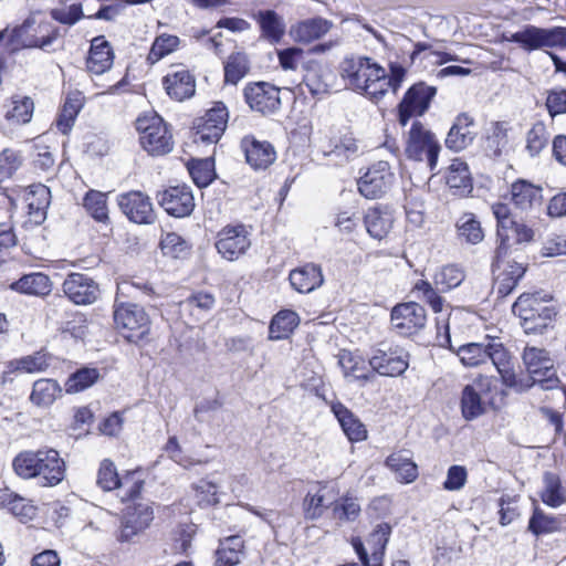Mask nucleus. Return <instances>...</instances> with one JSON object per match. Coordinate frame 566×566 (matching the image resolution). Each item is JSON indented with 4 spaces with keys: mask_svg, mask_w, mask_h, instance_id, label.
Returning a JSON list of instances; mask_svg holds the SVG:
<instances>
[{
    "mask_svg": "<svg viewBox=\"0 0 566 566\" xmlns=\"http://www.w3.org/2000/svg\"><path fill=\"white\" fill-rule=\"evenodd\" d=\"M339 75L346 87L370 101H379L386 94L385 69L368 56H346L339 64Z\"/></svg>",
    "mask_w": 566,
    "mask_h": 566,
    "instance_id": "1",
    "label": "nucleus"
},
{
    "mask_svg": "<svg viewBox=\"0 0 566 566\" xmlns=\"http://www.w3.org/2000/svg\"><path fill=\"white\" fill-rule=\"evenodd\" d=\"M458 356L467 367H478L491 361L505 386L523 389L517 380L512 356L503 344L495 342L465 344L458 349Z\"/></svg>",
    "mask_w": 566,
    "mask_h": 566,
    "instance_id": "2",
    "label": "nucleus"
},
{
    "mask_svg": "<svg viewBox=\"0 0 566 566\" xmlns=\"http://www.w3.org/2000/svg\"><path fill=\"white\" fill-rule=\"evenodd\" d=\"M8 39V48L15 51L20 48H38L48 50L57 38V29L49 21H36L28 18L21 25L0 32V42Z\"/></svg>",
    "mask_w": 566,
    "mask_h": 566,
    "instance_id": "3",
    "label": "nucleus"
},
{
    "mask_svg": "<svg viewBox=\"0 0 566 566\" xmlns=\"http://www.w3.org/2000/svg\"><path fill=\"white\" fill-rule=\"evenodd\" d=\"M139 143L151 156H163L174 149V138L167 123L157 114L148 113L136 119Z\"/></svg>",
    "mask_w": 566,
    "mask_h": 566,
    "instance_id": "4",
    "label": "nucleus"
},
{
    "mask_svg": "<svg viewBox=\"0 0 566 566\" xmlns=\"http://www.w3.org/2000/svg\"><path fill=\"white\" fill-rule=\"evenodd\" d=\"M114 324L118 333L128 342H144L151 327V321L144 307L135 303H116L114 307Z\"/></svg>",
    "mask_w": 566,
    "mask_h": 566,
    "instance_id": "5",
    "label": "nucleus"
},
{
    "mask_svg": "<svg viewBox=\"0 0 566 566\" xmlns=\"http://www.w3.org/2000/svg\"><path fill=\"white\" fill-rule=\"evenodd\" d=\"M505 40L521 45L526 51L566 48V28L549 29L527 25L518 32L505 35Z\"/></svg>",
    "mask_w": 566,
    "mask_h": 566,
    "instance_id": "6",
    "label": "nucleus"
},
{
    "mask_svg": "<svg viewBox=\"0 0 566 566\" xmlns=\"http://www.w3.org/2000/svg\"><path fill=\"white\" fill-rule=\"evenodd\" d=\"M526 334L542 333L552 323L555 312L536 296L522 294L512 306Z\"/></svg>",
    "mask_w": 566,
    "mask_h": 566,
    "instance_id": "7",
    "label": "nucleus"
},
{
    "mask_svg": "<svg viewBox=\"0 0 566 566\" xmlns=\"http://www.w3.org/2000/svg\"><path fill=\"white\" fill-rule=\"evenodd\" d=\"M522 358L530 374V378L532 379L531 384H524L517 378L523 386V390L535 384H538L542 389L546 390L557 386L558 379L555 377V371L553 370V360L545 349L527 346L523 352ZM517 390L522 391V389Z\"/></svg>",
    "mask_w": 566,
    "mask_h": 566,
    "instance_id": "8",
    "label": "nucleus"
},
{
    "mask_svg": "<svg viewBox=\"0 0 566 566\" xmlns=\"http://www.w3.org/2000/svg\"><path fill=\"white\" fill-rule=\"evenodd\" d=\"M440 145L434 135L424 129L420 122H415L410 128L406 155L408 158L422 161L427 160L430 170L437 166Z\"/></svg>",
    "mask_w": 566,
    "mask_h": 566,
    "instance_id": "9",
    "label": "nucleus"
},
{
    "mask_svg": "<svg viewBox=\"0 0 566 566\" xmlns=\"http://www.w3.org/2000/svg\"><path fill=\"white\" fill-rule=\"evenodd\" d=\"M396 177L388 161L373 164L358 179V190L367 199L384 197L394 186Z\"/></svg>",
    "mask_w": 566,
    "mask_h": 566,
    "instance_id": "10",
    "label": "nucleus"
},
{
    "mask_svg": "<svg viewBox=\"0 0 566 566\" xmlns=\"http://www.w3.org/2000/svg\"><path fill=\"white\" fill-rule=\"evenodd\" d=\"M391 534L388 523H379L367 537L370 557L359 537L353 538L352 544L364 566H382L385 551Z\"/></svg>",
    "mask_w": 566,
    "mask_h": 566,
    "instance_id": "11",
    "label": "nucleus"
},
{
    "mask_svg": "<svg viewBox=\"0 0 566 566\" xmlns=\"http://www.w3.org/2000/svg\"><path fill=\"white\" fill-rule=\"evenodd\" d=\"M491 388V380L486 377L475 379L467 385L461 395V412L465 420H473L486 412L489 400L488 394Z\"/></svg>",
    "mask_w": 566,
    "mask_h": 566,
    "instance_id": "12",
    "label": "nucleus"
},
{
    "mask_svg": "<svg viewBox=\"0 0 566 566\" xmlns=\"http://www.w3.org/2000/svg\"><path fill=\"white\" fill-rule=\"evenodd\" d=\"M154 520L153 504L149 502H134L127 505L122 523L119 539L130 541L149 527Z\"/></svg>",
    "mask_w": 566,
    "mask_h": 566,
    "instance_id": "13",
    "label": "nucleus"
},
{
    "mask_svg": "<svg viewBox=\"0 0 566 566\" xmlns=\"http://www.w3.org/2000/svg\"><path fill=\"white\" fill-rule=\"evenodd\" d=\"M228 117L229 114L224 104L220 102L216 103V105L198 120L195 142L208 144L217 143L227 127Z\"/></svg>",
    "mask_w": 566,
    "mask_h": 566,
    "instance_id": "14",
    "label": "nucleus"
},
{
    "mask_svg": "<svg viewBox=\"0 0 566 566\" xmlns=\"http://www.w3.org/2000/svg\"><path fill=\"white\" fill-rule=\"evenodd\" d=\"M434 95L436 88L424 83H418L411 86L399 104L400 124L405 126L412 116L422 115L428 109Z\"/></svg>",
    "mask_w": 566,
    "mask_h": 566,
    "instance_id": "15",
    "label": "nucleus"
},
{
    "mask_svg": "<svg viewBox=\"0 0 566 566\" xmlns=\"http://www.w3.org/2000/svg\"><path fill=\"white\" fill-rule=\"evenodd\" d=\"M427 315L424 308L408 302L396 305L391 311L392 327L401 335H412L424 327Z\"/></svg>",
    "mask_w": 566,
    "mask_h": 566,
    "instance_id": "16",
    "label": "nucleus"
},
{
    "mask_svg": "<svg viewBox=\"0 0 566 566\" xmlns=\"http://www.w3.org/2000/svg\"><path fill=\"white\" fill-rule=\"evenodd\" d=\"M117 202L122 212L135 223L150 224L156 219L149 197L140 191L122 193Z\"/></svg>",
    "mask_w": 566,
    "mask_h": 566,
    "instance_id": "17",
    "label": "nucleus"
},
{
    "mask_svg": "<svg viewBox=\"0 0 566 566\" xmlns=\"http://www.w3.org/2000/svg\"><path fill=\"white\" fill-rule=\"evenodd\" d=\"M251 245L249 233L244 226L223 228L216 242L218 252L226 260L233 261L243 255Z\"/></svg>",
    "mask_w": 566,
    "mask_h": 566,
    "instance_id": "18",
    "label": "nucleus"
},
{
    "mask_svg": "<svg viewBox=\"0 0 566 566\" xmlns=\"http://www.w3.org/2000/svg\"><path fill=\"white\" fill-rule=\"evenodd\" d=\"M250 108L261 114H273L281 107L280 90L269 83L250 84L244 90Z\"/></svg>",
    "mask_w": 566,
    "mask_h": 566,
    "instance_id": "19",
    "label": "nucleus"
},
{
    "mask_svg": "<svg viewBox=\"0 0 566 566\" xmlns=\"http://www.w3.org/2000/svg\"><path fill=\"white\" fill-rule=\"evenodd\" d=\"M36 478L42 486H55L65 478V462L60 453L52 448L39 449Z\"/></svg>",
    "mask_w": 566,
    "mask_h": 566,
    "instance_id": "20",
    "label": "nucleus"
},
{
    "mask_svg": "<svg viewBox=\"0 0 566 566\" xmlns=\"http://www.w3.org/2000/svg\"><path fill=\"white\" fill-rule=\"evenodd\" d=\"M63 292L76 305L93 304L99 296L98 284L82 273H71L63 282Z\"/></svg>",
    "mask_w": 566,
    "mask_h": 566,
    "instance_id": "21",
    "label": "nucleus"
},
{
    "mask_svg": "<svg viewBox=\"0 0 566 566\" xmlns=\"http://www.w3.org/2000/svg\"><path fill=\"white\" fill-rule=\"evenodd\" d=\"M499 245L496 247V266L500 269L502 258H505L513 245L530 243L534 240L535 232L525 223L512 221L496 232Z\"/></svg>",
    "mask_w": 566,
    "mask_h": 566,
    "instance_id": "22",
    "label": "nucleus"
},
{
    "mask_svg": "<svg viewBox=\"0 0 566 566\" xmlns=\"http://www.w3.org/2000/svg\"><path fill=\"white\" fill-rule=\"evenodd\" d=\"M159 205L176 218L189 216L195 208V199L188 186L169 187L159 195Z\"/></svg>",
    "mask_w": 566,
    "mask_h": 566,
    "instance_id": "23",
    "label": "nucleus"
},
{
    "mask_svg": "<svg viewBox=\"0 0 566 566\" xmlns=\"http://www.w3.org/2000/svg\"><path fill=\"white\" fill-rule=\"evenodd\" d=\"M334 27L331 20L314 17L297 21L289 30L291 39L301 44H311L323 39Z\"/></svg>",
    "mask_w": 566,
    "mask_h": 566,
    "instance_id": "24",
    "label": "nucleus"
},
{
    "mask_svg": "<svg viewBox=\"0 0 566 566\" xmlns=\"http://www.w3.org/2000/svg\"><path fill=\"white\" fill-rule=\"evenodd\" d=\"M167 94L178 101L191 97L196 92L195 76L181 66L172 67L163 78Z\"/></svg>",
    "mask_w": 566,
    "mask_h": 566,
    "instance_id": "25",
    "label": "nucleus"
},
{
    "mask_svg": "<svg viewBox=\"0 0 566 566\" xmlns=\"http://www.w3.org/2000/svg\"><path fill=\"white\" fill-rule=\"evenodd\" d=\"M242 148L247 163L254 170H264L275 161V149L266 140H258L252 136H247L242 140Z\"/></svg>",
    "mask_w": 566,
    "mask_h": 566,
    "instance_id": "26",
    "label": "nucleus"
},
{
    "mask_svg": "<svg viewBox=\"0 0 566 566\" xmlns=\"http://www.w3.org/2000/svg\"><path fill=\"white\" fill-rule=\"evenodd\" d=\"M369 366L381 376L396 377L406 371L409 366L408 356L398 352L377 349L369 358Z\"/></svg>",
    "mask_w": 566,
    "mask_h": 566,
    "instance_id": "27",
    "label": "nucleus"
},
{
    "mask_svg": "<svg viewBox=\"0 0 566 566\" xmlns=\"http://www.w3.org/2000/svg\"><path fill=\"white\" fill-rule=\"evenodd\" d=\"M50 366V356L43 352H36L32 355L23 356L10 360L2 374V382L12 381V374H36L45 371Z\"/></svg>",
    "mask_w": 566,
    "mask_h": 566,
    "instance_id": "28",
    "label": "nucleus"
},
{
    "mask_svg": "<svg viewBox=\"0 0 566 566\" xmlns=\"http://www.w3.org/2000/svg\"><path fill=\"white\" fill-rule=\"evenodd\" d=\"M360 147L358 140L352 133L331 138L328 145L324 149V155L329 157L332 161L343 165L356 158Z\"/></svg>",
    "mask_w": 566,
    "mask_h": 566,
    "instance_id": "29",
    "label": "nucleus"
},
{
    "mask_svg": "<svg viewBox=\"0 0 566 566\" xmlns=\"http://www.w3.org/2000/svg\"><path fill=\"white\" fill-rule=\"evenodd\" d=\"M505 258H502L501 266L497 269L496 266V255L494 256L493 270L494 272L499 271L496 274V287L497 293L501 296L509 295L517 285L518 281L524 276L526 268L518 262L515 261H504Z\"/></svg>",
    "mask_w": 566,
    "mask_h": 566,
    "instance_id": "30",
    "label": "nucleus"
},
{
    "mask_svg": "<svg viewBox=\"0 0 566 566\" xmlns=\"http://www.w3.org/2000/svg\"><path fill=\"white\" fill-rule=\"evenodd\" d=\"M24 201L29 216L39 224L45 220L46 210L51 202V191L42 184L32 185L24 193Z\"/></svg>",
    "mask_w": 566,
    "mask_h": 566,
    "instance_id": "31",
    "label": "nucleus"
},
{
    "mask_svg": "<svg viewBox=\"0 0 566 566\" xmlns=\"http://www.w3.org/2000/svg\"><path fill=\"white\" fill-rule=\"evenodd\" d=\"M113 60L111 44L103 36L94 38L86 61L87 70L93 74H103L111 69Z\"/></svg>",
    "mask_w": 566,
    "mask_h": 566,
    "instance_id": "32",
    "label": "nucleus"
},
{
    "mask_svg": "<svg viewBox=\"0 0 566 566\" xmlns=\"http://www.w3.org/2000/svg\"><path fill=\"white\" fill-rule=\"evenodd\" d=\"M472 126V117H470L468 114L459 115L448 133L446 139L447 147L455 151L467 148L474 138Z\"/></svg>",
    "mask_w": 566,
    "mask_h": 566,
    "instance_id": "33",
    "label": "nucleus"
},
{
    "mask_svg": "<svg viewBox=\"0 0 566 566\" xmlns=\"http://www.w3.org/2000/svg\"><path fill=\"white\" fill-rule=\"evenodd\" d=\"M385 464L401 483H411L418 478V467L407 450L391 453Z\"/></svg>",
    "mask_w": 566,
    "mask_h": 566,
    "instance_id": "34",
    "label": "nucleus"
},
{
    "mask_svg": "<svg viewBox=\"0 0 566 566\" xmlns=\"http://www.w3.org/2000/svg\"><path fill=\"white\" fill-rule=\"evenodd\" d=\"M323 274L319 266L306 264L290 273L291 285L300 293H310L323 284Z\"/></svg>",
    "mask_w": 566,
    "mask_h": 566,
    "instance_id": "35",
    "label": "nucleus"
},
{
    "mask_svg": "<svg viewBox=\"0 0 566 566\" xmlns=\"http://www.w3.org/2000/svg\"><path fill=\"white\" fill-rule=\"evenodd\" d=\"M457 238L467 244H479L484 239L481 221L472 212H463L455 221Z\"/></svg>",
    "mask_w": 566,
    "mask_h": 566,
    "instance_id": "36",
    "label": "nucleus"
},
{
    "mask_svg": "<svg viewBox=\"0 0 566 566\" xmlns=\"http://www.w3.org/2000/svg\"><path fill=\"white\" fill-rule=\"evenodd\" d=\"M332 410L350 441H363L366 439L367 430L365 426L350 410L342 403H334Z\"/></svg>",
    "mask_w": 566,
    "mask_h": 566,
    "instance_id": "37",
    "label": "nucleus"
},
{
    "mask_svg": "<svg viewBox=\"0 0 566 566\" xmlns=\"http://www.w3.org/2000/svg\"><path fill=\"white\" fill-rule=\"evenodd\" d=\"M11 289L28 295L46 296L51 293L52 282L44 273H30L13 282Z\"/></svg>",
    "mask_w": 566,
    "mask_h": 566,
    "instance_id": "38",
    "label": "nucleus"
},
{
    "mask_svg": "<svg viewBox=\"0 0 566 566\" xmlns=\"http://www.w3.org/2000/svg\"><path fill=\"white\" fill-rule=\"evenodd\" d=\"M217 566H235L244 556V542L238 536H229L220 541L217 549Z\"/></svg>",
    "mask_w": 566,
    "mask_h": 566,
    "instance_id": "39",
    "label": "nucleus"
},
{
    "mask_svg": "<svg viewBox=\"0 0 566 566\" xmlns=\"http://www.w3.org/2000/svg\"><path fill=\"white\" fill-rule=\"evenodd\" d=\"M62 392V388L54 379L42 378L33 382L30 401L36 407L51 406Z\"/></svg>",
    "mask_w": 566,
    "mask_h": 566,
    "instance_id": "40",
    "label": "nucleus"
},
{
    "mask_svg": "<svg viewBox=\"0 0 566 566\" xmlns=\"http://www.w3.org/2000/svg\"><path fill=\"white\" fill-rule=\"evenodd\" d=\"M448 186L458 195H467L472 191V179L467 163L453 159L446 176Z\"/></svg>",
    "mask_w": 566,
    "mask_h": 566,
    "instance_id": "41",
    "label": "nucleus"
},
{
    "mask_svg": "<svg viewBox=\"0 0 566 566\" xmlns=\"http://www.w3.org/2000/svg\"><path fill=\"white\" fill-rule=\"evenodd\" d=\"M255 18L262 36L271 43H279L285 33L283 18L273 10L259 11Z\"/></svg>",
    "mask_w": 566,
    "mask_h": 566,
    "instance_id": "42",
    "label": "nucleus"
},
{
    "mask_svg": "<svg viewBox=\"0 0 566 566\" xmlns=\"http://www.w3.org/2000/svg\"><path fill=\"white\" fill-rule=\"evenodd\" d=\"M298 324L300 317L296 312L291 310L280 311L270 323L269 338L271 340L287 338Z\"/></svg>",
    "mask_w": 566,
    "mask_h": 566,
    "instance_id": "43",
    "label": "nucleus"
},
{
    "mask_svg": "<svg viewBox=\"0 0 566 566\" xmlns=\"http://www.w3.org/2000/svg\"><path fill=\"white\" fill-rule=\"evenodd\" d=\"M365 226L369 235L381 240L388 235L394 224L392 213L387 210L370 209L365 216Z\"/></svg>",
    "mask_w": 566,
    "mask_h": 566,
    "instance_id": "44",
    "label": "nucleus"
},
{
    "mask_svg": "<svg viewBox=\"0 0 566 566\" xmlns=\"http://www.w3.org/2000/svg\"><path fill=\"white\" fill-rule=\"evenodd\" d=\"M544 504L551 507H559L566 503V491L557 474L546 472L543 476V490L539 494Z\"/></svg>",
    "mask_w": 566,
    "mask_h": 566,
    "instance_id": "45",
    "label": "nucleus"
},
{
    "mask_svg": "<svg viewBox=\"0 0 566 566\" xmlns=\"http://www.w3.org/2000/svg\"><path fill=\"white\" fill-rule=\"evenodd\" d=\"M541 188L525 181L518 180L511 186V200L516 208L527 210L541 199Z\"/></svg>",
    "mask_w": 566,
    "mask_h": 566,
    "instance_id": "46",
    "label": "nucleus"
},
{
    "mask_svg": "<svg viewBox=\"0 0 566 566\" xmlns=\"http://www.w3.org/2000/svg\"><path fill=\"white\" fill-rule=\"evenodd\" d=\"M338 364L346 377L352 376L355 379L368 380L374 376L368 373L366 360L356 353L342 350L338 355Z\"/></svg>",
    "mask_w": 566,
    "mask_h": 566,
    "instance_id": "47",
    "label": "nucleus"
},
{
    "mask_svg": "<svg viewBox=\"0 0 566 566\" xmlns=\"http://www.w3.org/2000/svg\"><path fill=\"white\" fill-rule=\"evenodd\" d=\"M551 134L543 122H536L525 135V149L531 157L538 156L548 145Z\"/></svg>",
    "mask_w": 566,
    "mask_h": 566,
    "instance_id": "48",
    "label": "nucleus"
},
{
    "mask_svg": "<svg viewBox=\"0 0 566 566\" xmlns=\"http://www.w3.org/2000/svg\"><path fill=\"white\" fill-rule=\"evenodd\" d=\"M38 460L39 450H27L18 453L12 461L14 473L24 480L35 479Z\"/></svg>",
    "mask_w": 566,
    "mask_h": 566,
    "instance_id": "49",
    "label": "nucleus"
},
{
    "mask_svg": "<svg viewBox=\"0 0 566 566\" xmlns=\"http://www.w3.org/2000/svg\"><path fill=\"white\" fill-rule=\"evenodd\" d=\"M464 280V272L457 265H446L436 272L433 284L439 292H448L459 286Z\"/></svg>",
    "mask_w": 566,
    "mask_h": 566,
    "instance_id": "50",
    "label": "nucleus"
},
{
    "mask_svg": "<svg viewBox=\"0 0 566 566\" xmlns=\"http://www.w3.org/2000/svg\"><path fill=\"white\" fill-rule=\"evenodd\" d=\"M83 206L87 213L96 221L108 220V207L106 193L98 190H90L83 199Z\"/></svg>",
    "mask_w": 566,
    "mask_h": 566,
    "instance_id": "51",
    "label": "nucleus"
},
{
    "mask_svg": "<svg viewBox=\"0 0 566 566\" xmlns=\"http://www.w3.org/2000/svg\"><path fill=\"white\" fill-rule=\"evenodd\" d=\"M99 378L96 368H81L73 373L65 382V391L67 394H76L83 391L94 385Z\"/></svg>",
    "mask_w": 566,
    "mask_h": 566,
    "instance_id": "52",
    "label": "nucleus"
},
{
    "mask_svg": "<svg viewBox=\"0 0 566 566\" xmlns=\"http://www.w3.org/2000/svg\"><path fill=\"white\" fill-rule=\"evenodd\" d=\"M249 71V61L244 53H232L224 64L226 83L235 85Z\"/></svg>",
    "mask_w": 566,
    "mask_h": 566,
    "instance_id": "53",
    "label": "nucleus"
},
{
    "mask_svg": "<svg viewBox=\"0 0 566 566\" xmlns=\"http://www.w3.org/2000/svg\"><path fill=\"white\" fill-rule=\"evenodd\" d=\"M180 40L177 35L163 33L158 35L150 49L148 60L151 63L158 62L160 59L176 51L179 46Z\"/></svg>",
    "mask_w": 566,
    "mask_h": 566,
    "instance_id": "54",
    "label": "nucleus"
},
{
    "mask_svg": "<svg viewBox=\"0 0 566 566\" xmlns=\"http://www.w3.org/2000/svg\"><path fill=\"white\" fill-rule=\"evenodd\" d=\"M34 104L31 98L23 97L12 101V107L7 112L6 118L13 124H27L33 115Z\"/></svg>",
    "mask_w": 566,
    "mask_h": 566,
    "instance_id": "55",
    "label": "nucleus"
},
{
    "mask_svg": "<svg viewBox=\"0 0 566 566\" xmlns=\"http://www.w3.org/2000/svg\"><path fill=\"white\" fill-rule=\"evenodd\" d=\"M160 248L165 255L179 259L188 254L190 245L179 234L170 232L163 237Z\"/></svg>",
    "mask_w": 566,
    "mask_h": 566,
    "instance_id": "56",
    "label": "nucleus"
},
{
    "mask_svg": "<svg viewBox=\"0 0 566 566\" xmlns=\"http://www.w3.org/2000/svg\"><path fill=\"white\" fill-rule=\"evenodd\" d=\"M415 292L418 297L427 303L434 313H440L444 306V300L441 297L437 289L432 286L428 281L420 280L415 284Z\"/></svg>",
    "mask_w": 566,
    "mask_h": 566,
    "instance_id": "57",
    "label": "nucleus"
},
{
    "mask_svg": "<svg viewBox=\"0 0 566 566\" xmlns=\"http://www.w3.org/2000/svg\"><path fill=\"white\" fill-rule=\"evenodd\" d=\"M326 504V488H319L316 492H308L304 499V512L306 518L317 520L323 515Z\"/></svg>",
    "mask_w": 566,
    "mask_h": 566,
    "instance_id": "58",
    "label": "nucleus"
},
{
    "mask_svg": "<svg viewBox=\"0 0 566 566\" xmlns=\"http://www.w3.org/2000/svg\"><path fill=\"white\" fill-rule=\"evenodd\" d=\"M4 504L8 510L21 522H28L32 520L36 514L35 506L17 494H9L8 500L4 501Z\"/></svg>",
    "mask_w": 566,
    "mask_h": 566,
    "instance_id": "59",
    "label": "nucleus"
},
{
    "mask_svg": "<svg viewBox=\"0 0 566 566\" xmlns=\"http://www.w3.org/2000/svg\"><path fill=\"white\" fill-rule=\"evenodd\" d=\"M189 174L198 187L208 186L214 178L213 163L210 159H200L189 165Z\"/></svg>",
    "mask_w": 566,
    "mask_h": 566,
    "instance_id": "60",
    "label": "nucleus"
},
{
    "mask_svg": "<svg viewBox=\"0 0 566 566\" xmlns=\"http://www.w3.org/2000/svg\"><path fill=\"white\" fill-rule=\"evenodd\" d=\"M97 485L104 491H112L122 485L117 470L109 460H104L97 472Z\"/></svg>",
    "mask_w": 566,
    "mask_h": 566,
    "instance_id": "61",
    "label": "nucleus"
},
{
    "mask_svg": "<svg viewBox=\"0 0 566 566\" xmlns=\"http://www.w3.org/2000/svg\"><path fill=\"white\" fill-rule=\"evenodd\" d=\"M360 513V505L356 499L345 496L333 507V517L339 522L355 521Z\"/></svg>",
    "mask_w": 566,
    "mask_h": 566,
    "instance_id": "62",
    "label": "nucleus"
},
{
    "mask_svg": "<svg viewBox=\"0 0 566 566\" xmlns=\"http://www.w3.org/2000/svg\"><path fill=\"white\" fill-rule=\"evenodd\" d=\"M559 527V522L553 516L544 514L541 510L536 509L530 520L528 528L534 534H545L556 532Z\"/></svg>",
    "mask_w": 566,
    "mask_h": 566,
    "instance_id": "63",
    "label": "nucleus"
},
{
    "mask_svg": "<svg viewBox=\"0 0 566 566\" xmlns=\"http://www.w3.org/2000/svg\"><path fill=\"white\" fill-rule=\"evenodd\" d=\"M546 107L552 117L566 113V90L553 88L547 92Z\"/></svg>",
    "mask_w": 566,
    "mask_h": 566,
    "instance_id": "64",
    "label": "nucleus"
}]
</instances>
